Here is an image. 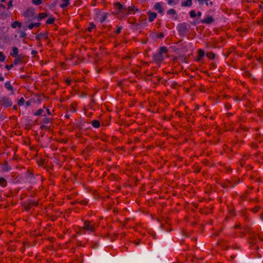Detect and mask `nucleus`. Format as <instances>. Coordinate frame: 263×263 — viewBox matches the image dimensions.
<instances>
[{"mask_svg":"<svg viewBox=\"0 0 263 263\" xmlns=\"http://www.w3.org/2000/svg\"><path fill=\"white\" fill-rule=\"evenodd\" d=\"M189 25L186 23H182L178 24L177 26V30L181 35L186 34L188 31Z\"/></svg>","mask_w":263,"mask_h":263,"instance_id":"f257e3e1","label":"nucleus"},{"mask_svg":"<svg viewBox=\"0 0 263 263\" xmlns=\"http://www.w3.org/2000/svg\"><path fill=\"white\" fill-rule=\"evenodd\" d=\"M83 230L88 233L93 232L96 230V226L91 222L85 221L84 223Z\"/></svg>","mask_w":263,"mask_h":263,"instance_id":"f03ea898","label":"nucleus"},{"mask_svg":"<svg viewBox=\"0 0 263 263\" xmlns=\"http://www.w3.org/2000/svg\"><path fill=\"white\" fill-rule=\"evenodd\" d=\"M23 15L29 20L36 18L34 10L32 8L28 9L23 14Z\"/></svg>","mask_w":263,"mask_h":263,"instance_id":"7ed1b4c3","label":"nucleus"},{"mask_svg":"<svg viewBox=\"0 0 263 263\" xmlns=\"http://www.w3.org/2000/svg\"><path fill=\"white\" fill-rule=\"evenodd\" d=\"M0 101L5 107H9L12 105V103L10 99L6 97H2L0 98Z\"/></svg>","mask_w":263,"mask_h":263,"instance_id":"20e7f679","label":"nucleus"},{"mask_svg":"<svg viewBox=\"0 0 263 263\" xmlns=\"http://www.w3.org/2000/svg\"><path fill=\"white\" fill-rule=\"evenodd\" d=\"M154 9L157 11L159 13L163 14V9L162 7V3L157 2L154 6Z\"/></svg>","mask_w":263,"mask_h":263,"instance_id":"39448f33","label":"nucleus"},{"mask_svg":"<svg viewBox=\"0 0 263 263\" xmlns=\"http://www.w3.org/2000/svg\"><path fill=\"white\" fill-rule=\"evenodd\" d=\"M214 21V19L211 16H209L206 18L201 20V23L205 24H210Z\"/></svg>","mask_w":263,"mask_h":263,"instance_id":"423d86ee","label":"nucleus"},{"mask_svg":"<svg viewBox=\"0 0 263 263\" xmlns=\"http://www.w3.org/2000/svg\"><path fill=\"white\" fill-rule=\"evenodd\" d=\"M147 14L148 16V21L150 22H153L157 16V14L154 12L148 11Z\"/></svg>","mask_w":263,"mask_h":263,"instance_id":"0eeeda50","label":"nucleus"},{"mask_svg":"<svg viewBox=\"0 0 263 263\" xmlns=\"http://www.w3.org/2000/svg\"><path fill=\"white\" fill-rule=\"evenodd\" d=\"M115 7L119 11H122L123 9H125V6L121 5V3L119 2L115 4Z\"/></svg>","mask_w":263,"mask_h":263,"instance_id":"6e6552de","label":"nucleus"},{"mask_svg":"<svg viewBox=\"0 0 263 263\" xmlns=\"http://www.w3.org/2000/svg\"><path fill=\"white\" fill-rule=\"evenodd\" d=\"M167 51V50H160L159 54L158 55H157V56L156 57V58H156V59H157V60H160V61H162V60H163V58L162 57V54H166V52H166Z\"/></svg>","mask_w":263,"mask_h":263,"instance_id":"1a4fd4ad","label":"nucleus"},{"mask_svg":"<svg viewBox=\"0 0 263 263\" xmlns=\"http://www.w3.org/2000/svg\"><path fill=\"white\" fill-rule=\"evenodd\" d=\"M204 50H199L198 53V57L196 59L197 61H200L202 60V58L204 56Z\"/></svg>","mask_w":263,"mask_h":263,"instance_id":"9d476101","label":"nucleus"},{"mask_svg":"<svg viewBox=\"0 0 263 263\" xmlns=\"http://www.w3.org/2000/svg\"><path fill=\"white\" fill-rule=\"evenodd\" d=\"M48 16V14L44 12L40 13L38 16L36 17L37 20L40 21L43 18L46 17Z\"/></svg>","mask_w":263,"mask_h":263,"instance_id":"9b49d317","label":"nucleus"},{"mask_svg":"<svg viewBox=\"0 0 263 263\" xmlns=\"http://www.w3.org/2000/svg\"><path fill=\"white\" fill-rule=\"evenodd\" d=\"M192 5V0H186L181 3L182 7H191Z\"/></svg>","mask_w":263,"mask_h":263,"instance_id":"f8f14e48","label":"nucleus"},{"mask_svg":"<svg viewBox=\"0 0 263 263\" xmlns=\"http://www.w3.org/2000/svg\"><path fill=\"white\" fill-rule=\"evenodd\" d=\"M128 12V13L130 14L134 12V11H138L139 10L137 8H135V7H128L127 8H125Z\"/></svg>","mask_w":263,"mask_h":263,"instance_id":"ddd939ff","label":"nucleus"},{"mask_svg":"<svg viewBox=\"0 0 263 263\" xmlns=\"http://www.w3.org/2000/svg\"><path fill=\"white\" fill-rule=\"evenodd\" d=\"M166 1L167 3V4L170 6L176 5L179 2V0H166Z\"/></svg>","mask_w":263,"mask_h":263,"instance_id":"4468645a","label":"nucleus"},{"mask_svg":"<svg viewBox=\"0 0 263 263\" xmlns=\"http://www.w3.org/2000/svg\"><path fill=\"white\" fill-rule=\"evenodd\" d=\"M69 4V0H63V3L60 5V7L64 8Z\"/></svg>","mask_w":263,"mask_h":263,"instance_id":"2eb2a0df","label":"nucleus"},{"mask_svg":"<svg viewBox=\"0 0 263 263\" xmlns=\"http://www.w3.org/2000/svg\"><path fill=\"white\" fill-rule=\"evenodd\" d=\"M91 124L92 126L95 128H99L100 125L99 121L97 120H93L91 122Z\"/></svg>","mask_w":263,"mask_h":263,"instance_id":"dca6fc26","label":"nucleus"},{"mask_svg":"<svg viewBox=\"0 0 263 263\" xmlns=\"http://www.w3.org/2000/svg\"><path fill=\"white\" fill-rule=\"evenodd\" d=\"M5 86L9 90L13 91V87L10 82L8 81L5 83Z\"/></svg>","mask_w":263,"mask_h":263,"instance_id":"f3484780","label":"nucleus"},{"mask_svg":"<svg viewBox=\"0 0 263 263\" xmlns=\"http://www.w3.org/2000/svg\"><path fill=\"white\" fill-rule=\"evenodd\" d=\"M211 0H197L199 5H202L204 4H205L206 6H209V1Z\"/></svg>","mask_w":263,"mask_h":263,"instance_id":"a211bd4d","label":"nucleus"},{"mask_svg":"<svg viewBox=\"0 0 263 263\" xmlns=\"http://www.w3.org/2000/svg\"><path fill=\"white\" fill-rule=\"evenodd\" d=\"M7 185L6 180L3 178H0V185L5 187Z\"/></svg>","mask_w":263,"mask_h":263,"instance_id":"6ab92c4d","label":"nucleus"},{"mask_svg":"<svg viewBox=\"0 0 263 263\" xmlns=\"http://www.w3.org/2000/svg\"><path fill=\"white\" fill-rule=\"evenodd\" d=\"M17 26L20 27L21 26V23L17 21H15L11 24V27L13 28H15Z\"/></svg>","mask_w":263,"mask_h":263,"instance_id":"aec40b11","label":"nucleus"},{"mask_svg":"<svg viewBox=\"0 0 263 263\" xmlns=\"http://www.w3.org/2000/svg\"><path fill=\"white\" fill-rule=\"evenodd\" d=\"M206 56L209 59H213L215 58V54L212 52H208L206 53Z\"/></svg>","mask_w":263,"mask_h":263,"instance_id":"412c9836","label":"nucleus"},{"mask_svg":"<svg viewBox=\"0 0 263 263\" xmlns=\"http://www.w3.org/2000/svg\"><path fill=\"white\" fill-rule=\"evenodd\" d=\"M55 21V18L54 17H50V18H49L47 21H46V24H52L54 23Z\"/></svg>","mask_w":263,"mask_h":263,"instance_id":"4be33fe9","label":"nucleus"},{"mask_svg":"<svg viewBox=\"0 0 263 263\" xmlns=\"http://www.w3.org/2000/svg\"><path fill=\"white\" fill-rule=\"evenodd\" d=\"M32 2L35 5H39L43 3V0H32Z\"/></svg>","mask_w":263,"mask_h":263,"instance_id":"5701e85b","label":"nucleus"},{"mask_svg":"<svg viewBox=\"0 0 263 263\" xmlns=\"http://www.w3.org/2000/svg\"><path fill=\"white\" fill-rule=\"evenodd\" d=\"M43 112V109H39L35 112L34 113V115L40 116L42 114Z\"/></svg>","mask_w":263,"mask_h":263,"instance_id":"b1692460","label":"nucleus"},{"mask_svg":"<svg viewBox=\"0 0 263 263\" xmlns=\"http://www.w3.org/2000/svg\"><path fill=\"white\" fill-rule=\"evenodd\" d=\"M190 17L192 18L195 17L196 16V11L195 10H191L190 12Z\"/></svg>","mask_w":263,"mask_h":263,"instance_id":"393cba45","label":"nucleus"},{"mask_svg":"<svg viewBox=\"0 0 263 263\" xmlns=\"http://www.w3.org/2000/svg\"><path fill=\"white\" fill-rule=\"evenodd\" d=\"M95 25L93 24V23L92 22L90 23L89 24V27L88 28V30L89 31V32H91L92 31V29L95 28Z\"/></svg>","mask_w":263,"mask_h":263,"instance_id":"a878e982","label":"nucleus"},{"mask_svg":"<svg viewBox=\"0 0 263 263\" xmlns=\"http://www.w3.org/2000/svg\"><path fill=\"white\" fill-rule=\"evenodd\" d=\"M176 13V11L174 9H170L167 12V14H170V15H171V14H175Z\"/></svg>","mask_w":263,"mask_h":263,"instance_id":"bb28decb","label":"nucleus"},{"mask_svg":"<svg viewBox=\"0 0 263 263\" xmlns=\"http://www.w3.org/2000/svg\"><path fill=\"white\" fill-rule=\"evenodd\" d=\"M106 18H107V14L106 13H105L100 18V22L103 23V22H104L106 20Z\"/></svg>","mask_w":263,"mask_h":263,"instance_id":"cd10ccee","label":"nucleus"},{"mask_svg":"<svg viewBox=\"0 0 263 263\" xmlns=\"http://www.w3.org/2000/svg\"><path fill=\"white\" fill-rule=\"evenodd\" d=\"M25 102V100L23 98H21L18 101V105L19 106H22Z\"/></svg>","mask_w":263,"mask_h":263,"instance_id":"c85d7f7f","label":"nucleus"},{"mask_svg":"<svg viewBox=\"0 0 263 263\" xmlns=\"http://www.w3.org/2000/svg\"><path fill=\"white\" fill-rule=\"evenodd\" d=\"M5 60V56L2 52H0V62H3Z\"/></svg>","mask_w":263,"mask_h":263,"instance_id":"c756f323","label":"nucleus"},{"mask_svg":"<svg viewBox=\"0 0 263 263\" xmlns=\"http://www.w3.org/2000/svg\"><path fill=\"white\" fill-rule=\"evenodd\" d=\"M140 24H139V23H135L134 24V25L133 26V28L134 29H138L139 28L140 26Z\"/></svg>","mask_w":263,"mask_h":263,"instance_id":"7c9ffc66","label":"nucleus"},{"mask_svg":"<svg viewBox=\"0 0 263 263\" xmlns=\"http://www.w3.org/2000/svg\"><path fill=\"white\" fill-rule=\"evenodd\" d=\"M199 23H201V21H199L198 20L196 19L193 22L191 23V24L193 25H196L199 24Z\"/></svg>","mask_w":263,"mask_h":263,"instance_id":"2f4dec72","label":"nucleus"},{"mask_svg":"<svg viewBox=\"0 0 263 263\" xmlns=\"http://www.w3.org/2000/svg\"><path fill=\"white\" fill-rule=\"evenodd\" d=\"M122 29V26H118L116 31V33L117 34L120 33L121 32Z\"/></svg>","mask_w":263,"mask_h":263,"instance_id":"473e14b6","label":"nucleus"},{"mask_svg":"<svg viewBox=\"0 0 263 263\" xmlns=\"http://www.w3.org/2000/svg\"><path fill=\"white\" fill-rule=\"evenodd\" d=\"M11 55L16 57L18 54V50H13V52L11 53Z\"/></svg>","mask_w":263,"mask_h":263,"instance_id":"72a5a7b5","label":"nucleus"},{"mask_svg":"<svg viewBox=\"0 0 263 263\" xmlns=\"http://www.w3.org/2000/svg\"><path fill=\"white\" fill-rule=\"evenodd\" d=\"M164 34L162 32H159L157 35V38H163L164 37Z\"/></svg>","mask_w":263,"mask_h":263,"instance_id":"f704fd0d","label":"nucleus"},{"mask_svg":"<svg viewBox=\"0 0 263 263\" xmlns=\"http://www.w3.org/2000/svg\"><path fill=\"white\" fill-rule=\"evenodd\" d=\"M21 61H22V60H21V59L20 58H17L15 59L14 64H17L18 63L21 62Z\"/></svg>","mask_w":263,"mask_h":263,"instance_id":"c9c22d12","label":"nucleus"},{"mask_svg":"<svg viewBox=\"0 0 263 263\" xmlns=\"http://www.w3.org/2000/svg\"><path fill=\"white\" fill-rule=\"evenodd\" d=\"M28 28H29L30 30L32 29L34 27V23H31V24H30L28 25Z\"/></svg>","mask_w":263,"mask_h":263,"instance_id":"e433bc0d","label":"nucleus"},{"mask_svg":"<svg viewBox=\"0 0 263 263\" xmlns=\"http://www.w3.org/2000/svg\"><path fill=\"white\" fill-rule=\"evenodd\" d=\"M26 34L24 31H21L20 34V36L21 37H24L26 36Z\"/></svg>","mask_w":263,"mask_h":263,"instance_id":"4c0bfd02","label":"nucleus"},{"mask_svg":"<svg viewBox=\"0 0 263 263\" xmlns=\"http://www.w3.org/2000/svg\"><path fill=\"white\" fill-rule=\"evenodd\" d=\"M12 3H13V1H10L8 3V9H10L11 7H12L13 6L12 5Z\"/></svg>","mask_w":263,"mask_h":263,"instance_id":"58836bf2","label":"nucleus"},{"mask_svg":"<svg viewBox=\"0 0 263 263\" xmlns=\"http://www.w3.org/2000/svg\"><path fill=\"white\" fill-rule=\"evenodd\" d=\"M13 67V65H6L5 66L6 68L8 70H9L11 69V67Z\"/></svg>","mask_w":263,"mask_h":263,"instance_id":"ea45409f","label":"nucleus"},{"mask_svg":"<svg viewBox=\"0 0 263 263\" xmlns=\"http://www.w3.org/2000/svg\"><path fill=\"white\" fill-rule=\"evenodd\" d=\"M34 27H39L41 25V23L39 22L34 23Z\"/></svg>","mask_w":263,"mask_h":263,"instance_id":"a19ab883","label":"nucleus"},{"mask_svg":"<svg viewBox=\"0 0 263 263\" xmlns=\"http://www.w3.org/2000/svg\"><path fill=\"white\" fill-rule=\"evenodd\" d=\"M4 79L2 74H0V81H4Z\"/></svg>","mask_w":263,"mask_h":263,"instance_id":"79ce46f5","label":"nucleus"},{"mask_svg":"<svg viewBox=\"0 0 263 263\" xmlns=\"http://www.w3.org/2000/svg\"><path fill=\"white\" fill-rule=\"evenodd\" d=\"M66 82L68 84H70L71 83V80L70 79H67Z\"/></svg>","mask_w":263,"mask_h":263,"instance_id":"37998d69","label":"nucleus"},{"mask_svg":"<svg viewBox=\"0 0 263 263\" xmlns=\"http://www.w3.org/2000/svg\"><path fill=\"white\" fill-rule=\"evenodd\" d=\"M196 15H197L198 16H200L201 15V12L200 11H198Z\"/></svg>","mask_w":263,"mask_h":263,"instance_id":"c03bdc74","label":"nucleus"},{"mask_svg":"<svg viewBox=\"0 0 263 263\" xmlns=\"http://www.w3.org/2000/svg\"><path fill=\"white\" fill-rule=\"evenodd\" d=\"M31 53H32V54H36V50H32Z\"/></svg>","mask_w":263,"mask_h":263,"instance_id":"a18cd8bd","label":"nucleus"},{"mask_svg":"<svg viewBox=\"0 0 263 263\" xmlns=\"http://www.w3.org/2000/svg\"><path fill=\"white\" fill-rule=\"evenodd\" d=\"M30 103L29 102L27 101L26 102V106H29L30 105Z\"/></svg>","mask_w":263,"mask_h":263,"instance_id":"49530a36","label":"nucleus"},{"mask_svg":"<svg viewBox=\"0 0 263 263\" xmlns=\"http://www.w3.org/2000/svg\"><path fill=\"white\" fill-rule=\"evenodd\" d=\"M0 7H2L4 9H5L6 8L5 6L2 4H0Z\"/></svg>","mask_w":263,"mask_h":263,"instance_id":"de8ad7c7","label":"nucleus"},{"mask_svg":"<svg viewBox=\"0 0 263 263\" xmlns=\"http://www.w3.org/2000/svg\"><path fill=\"white\" fill-rule=\"evenodd\" d=\"M159 49L162 50V49H166V48L164 46L161 47Z\"/></svg>","mask_w":263,"mask_h":263,"instance_id":"09e8293b","label":"nucleus"},{"mask_svg":"<svg viewBox=\"0 0 263 263\" xmlns=\"http://www.w3.org/2000/svg\"><path fill=\"white\" fill-rule=\"evenodd\" d=\"M258 209L257 208H255L254 209L253 211H254V212H257L258 211Z\"/></svg>","mask_w":263,"mask_h":263,"instance_id":"8fccbe9b","label":"nucleus"},{"mask_svg":"<svg viewBox=\"0 0 263 263\" xmlns=\"http://www.w3.org/2000/svg\"><path fill=\"white\" fill-rule=\"evenodd\" d=\"M129 23L132 25H133V26L134 25V24H135L136 23H135L134 22H129Z\"/></svg>","mask_w":263,"mask_h":263,"instance_id":"3c124183","label":"nucleus"},{"mask_svg":"<svg viewBox=\"0 0 263 263\" xmlns=\"http://www.w3.org/2000/svg\"><path fill=\"white\" fill-rule=\"evenodd\" d=\"M47 113H48L49 115H50V111H49V109H47Z\"/></svg>","mask_w":263,"mask_h":263,"instance_id":"603ef678","label":"nucleus"},{"mask_svg":"<svg viewBox=\"0 0 263 263\" xmlns=\"http://www.w3.org/2000/svg\"><path fill=\"white\" fill-rule=\"evenodd\" d=\"M209 5H210V6H212L213 5V2H210V3H209Z\"/></svg>","mask_w":263,"mask_h":263,"instance_id":"864d4df0","label":"nucleus"},{"mask_svg":"<svg viewBox=\"0 0 263 263\" xmlns=\"http://www.w3.org/2000/svg\"><path fill=\"white\" fill-rule=\"evenodd\" d=\"M12 49L15 50V49H18L15 47H13Z\"/></svg>","mask_w":263,"mask_h":263,"instance_id":"5fc2aeb1","label":"nucleus"},{"mask_svg":"<svg viewBox=\"0 0 263 263\" xmlns=\"http://www.w3.org/2000/svg\"><path fill=\"white\" fill-rule=\"evenodd\" d=\"M1 2H5L6 0H1Z\"/></svg>","mask_w":263,"mask_h":263,"instance_id":"6e6d98bb","label":"nucleus"}]
</instances>
